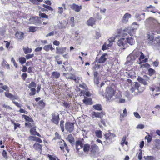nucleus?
I'll list each match as a JSON object with an SVG mask.
<instances>
[{
  "mask_svg": "<svg viewBox=\"0 0 160 160\" xmlns=\"http://www.w3.org/2000/svg\"><path fill=\"white\" fill-rule=\"evenodd\" d=\"M147 45L154 49L159 50L160 49V36L157 37L154 39L153 35H148Z\"/></svg>",
  "mask_w": 160,
  "mask_h": 160,
  "instance_id": "f257e3e1",
  "label": "nucleus"
},
{
  "mask_svg": "<svg viewBox=\"0 0 160 160\" xmlns=\"http://www.w3.org/2000/svg\"><path fill=\"white\" fill-rule=\"evenodd\" d=\"M140 56L139 58V62L138 64H140L142 63L145 62H147V59L144 58V55L143 53L139 51H136L135 50L132 52L127 57V59L130 61L132 62L134 61L136 59Z\"/></svg>",
  "mask_w": 160,
  "mask_h": 160,
  "instance_id": "f03ea898",
  "label": "nucleus"
},
{
  "mask_svg": "<svg viewBox=\"0 0 160 160\" xmlns=\"http://www.w3.org/2000/svg\"><path fill=\"white\" fill-rule=\"evenodd\" d=\"M116 36H113L109 38L102 46V50H104L108 48L111 47L113 44V42H115Z\"/></svg>",
  "mask_w": 160,
  "mask_h": 160,
  "instance_id": "7ed1b4c3",
  "label": "nucleus"
},
{
  "mask_svg": "<svg viewBox=\"0 0 160 160\" xmlns=\"http://www.w3.org/2000/svg\"><path fill=\"white\" fill-rule=\"evenodd\" d=\"M114 92L115 91L112 88H107L106 89L105 92V97L108 100L110 99L114 95Z\"/></svg>",
  "mask_w": 160,
  "mask_h": 160,
  "instance_id": "20e7f679",
  "label": "nucleus"
},
{
  "mask_svg": "<svg viewBox=\"0 0 160 160\" xmlns=\"http://www.w3.org/2000/svg\"><path fill=\"white\" fill-rule=\"evenodd\" d=\"M118 45L122 49H125L128 47L126 40L124 38H121L118 40Z\"/></svg>",
  "mask_w": 160,
  "mask_h": 160,
  "instance_id": "39448f33",
  "label": "nucleus"
},
{
  "mask_svg": "<svg viewBox=\"0 0 160 160\" xmlns=\"http://www.w3.org/2000/svg\"><path fill=\"white\" fill-rule=\"evenodd\" d=\"M25 125L26 126H28L31 127V128L30 130V132L31 134L40 136L39 134L36 131L35 127L33 123H26Z\"/></svg>",
  "mask_w": 160,
  "mask_h": 160,
  "instance_id": "423d86ee",
  "label": "nucleus"
},
{
  "mask_svg": "<svg viewBox=\"0 0 160 160\" xmlns=\"http://www.w3.org/2000/svg\"><path fill=\"white\" fill-rule=\"evenodd\" d=\"M145 23L146 24L155 25H157L160 24L156 19L151 17L147 19L145 21Z\"/></svg>",
  "mask_w": 160,
  "mask_h": 160,
  "instance_id": "0eeeda50",
  "label": "nucleus"
},
{
  "mask_svg": "<svg viewBox=\"0 0 160 160\" xmlns=\"http://www.w3.org/2000/svg\"><path fill=\"white\" fill-rule=\"evenodd\" d=\"M149 77L147 75H144L143 78L140 77H138V81L141 83L145 85H147L148 84L147 81H148L149 80Z\"/></svg>",
  "mask_w": 160,
  "mask_h": 160,
  "instance_id": "6e6552de",
  "label": "nucleus"
},
{
  "mask_svg": "<svg viewBox=\"0 0 160 160\" xmlns=\"http://www.w3.org/2000/svg\"><path fill=\"white\" fill-rule=\"evenodd\" d=\"M131 17V15L130 14L126 13L122 19V22L124 23H127L128 22L129 19Z\"/></svg>",
  "mask_w": 160,
  "mask_h": 160,
  "instance_id": "1a4fd4ad",
  "label": "nucleus"
},
{
  "mask_svg": "<svg viewBox=\"0 0 160 160\" xmlns=\"http://www.w3.org/2000/svg\"><path fill=\"white\" fill-rule=\"evenodd\" d=\"M105 138L107 141L111 142L115 137V135L113 133L110 132L108 133L105 135Z\"/></svg>",
  "mask_w": 160,
  "mask_h": 160,
  "instance_id": "9d476101",
  "label": "nucleus"
},
{
  "mask_svg": "<svg viewBox=\"0 0 160 160\" xmlns=\"http://www.w3.org/2000/svg\"><path fill=\"white\" fill-rule=\"evenodd\" d=\"M73 123L68 122L66 123L65 128L67 131L71 132H72L74 129Z\"/></svg>",
  "mask_w": 160,
  "mask_h": 160,
  "instance_id": "9b49d317",
  "label": "nucleus"
},
{
  "mask_svg": "<svg viewBox=\"0 0 160 160\" xmlns=\"http://www.w3.org/2000/svg\"><path fill=\"white\" fill-rule=\"evenodd\" d=\"M52 118L51 119L52 121L55 124H58V123L59 120V117L58 114L57 113L52 114Z\"/></svg>",
  "mask_w": 160,
  "mask_h": 160,
  "instance_id": "f8f14e48",
  "label": "nucleus"
},
{
  "mask_svg": "<svg viewBox=\"0 0 160 160\" xmlns=\"http://www.w3.org/2000/svg\"><path fill=\"white\" fill-rule=\"evenodd\" d=\"M91 153L92 155H94L98 150V147L96 144L92 145L90 148Z\"/></svg>",
  "mask_w": 160,
  "mask_h": 160,
  "instance_id": "ddd939ff",
  "label": "nucleus"
},
{
  "mask_svg": "<svg viewBox=\"0 0 160 160\" xmlns=\"http://www.w3.org/2000/svg\"><path fill=\"white\" fill-rule=\"evenodd\" d=\"M108 57L107 54H104L102 55L98 60V62L100 63H104L107 60Z\"/></svg>",
  "mask_w": 160,
  "mask_h": 160,
  "instance_id": "4468645a",
  "label": "nucleus"
},
{
  "mask_svg": "<svg viewBox=\"0 0 160 160\" xmlns=\"http://www.w3.org/2000/svg\"><path fill=\"white\" fill-rule=\"evenodd\" d=\"M123 32H126L131 36H132L134 33V29L130 27H128L127 28L124 29Z\"/></svg>",
  "mask_w": 160,
  "mask_h": 160,
  "instance_id": "2eb2a0df",
  "label": "nucleus"
},
{
  "mask_svg": "<svg viewBox=\"0 0 160 160\" xmlns=\"http://www.w3.org/2000/svg\"><path fill=\"white\" fill-rule=\"evenodd\" d=\"M71 8L73 10L77 12H79L82 9L81 6H79L74 3L71 6Z\"/></svg>",
  "mask_w": 160,
  "mask_h": 160,
  "instance_id": "dca6fc26",
  "label": "nucleus"
},
{
  "mask_svg": "<svg viewBox=\"0 0 160 160\" xmlns=\"http://www.w3.org/2000/svg\"><path fill=\"white\" fill-rule=\"evenodd\" d=\"M56 53L57 54H62L64 52H65L66 50V47H61V48H56Z\"/></svg>",
  "mask_w": 160,
  "mask_h": 160,
  "instance_id": "f3484780",
  "label": "nucleus"
},
{
  "mask_svg": "<svg viewBox=\"0 0 160 160\" xmlns=\"http://www.w3.org/2000/svg\"><path fill=\"white\" fill-rule=\"evenodd\" d=\"M103 114L102 112H93L92 113V118H98L101 119L103 116Z\"/></svg>",
  "mask_w": 160,
  "mask_h": 160,
  "instance_id": "a211bd4d",
  "label": "nucleus"
},
{
  "mask_svg": "<svg viewBox=\"0 0 160 160\" xmlns=\"http://www.w3.org/2000/svg\"><path fill=\"white\" fill-rule=\"evenodd\" d=\"M15 35L17 40H22L24 38V33L22 32H17Z\"/></svg>",
  "mask_w": 160,
  "mask_h": 160,
  "instance_id": "6ab92c4d",
  "label": "nucleus"
},
{
  "mask_svg": "<svg viewBox=\"0 0 160 160\" xmlns=\"http://www.w3.org/2000/svg\"><path fill=\"white\" fill-rule=\"evenodd\" d=\"M76 148L77 151H78L80 148H82L83 147V144L81 141L78 140L77 141L75 144Z\"/></svg>",
  "mask_w": 160,
  "mask_h": 160,
  "instance_id": "aec40b11",
  "label": "nucleus"
},
{
  "mask_svg": "<svg viewBox=\"0 0 160 160\" xmlns=\"http://www.w3.org/2000/svg\"><path fill=\"white\" fill-rule=\"evenodd\" d=\"M5 96L9 98H10L12 99V100H13L14 99H17L18 98V97L17 96H14L10 93L8 92H4Z\"/></svg>",
  "mask_w": 160,
  "mask_h": 160,
  "instance_id": "412c9836",
  "label": "nucleus"
},
{
  "mask_svg": "<svg viewBox=\"0 0 160 160\" xmlns=\"http://www.w3.org/2000/svg\"><path fill=\"white\" fill-rule=\"evenodd\" d=\"M126 42L130 45H133L135 43L134 40L131 37H128L126 39Z\"/></svg>",
  "mask_w": 160,
  "mask_h": 160,
  "instance_id": "4be33fe9",
  "label": "nucleus"
},
{
  "mask_svg": "<svg viewBox=\"0 0 160 160\" xmlns=\"http://www.w3.org/2000/svg\"><path fill=\"white\" fill-rule=\"evenodd\" d=\"M29 21L32 23H36L38 22L39 20L38 17H33L29 19Z\"/></svg>",
  "mask_w": 160,
  "mask_h": 160,
  "instance_id": "5701e85b",
  "label": "nucleus"
},
{
  "mask_svg": "<svg viewBox=\"0 0 160 160\" xmlns=\"http://www.w3.org/2000/svg\"><path fill=\"white\" fill-rule=\"evenodd\" d=\"M95 20L94 18H90L88 21H87V24L88 26H93V25L95 24Z\"/></svg>",
  "mask_w": 160,
  "mask_h": 160,
  "instance_id": "b1692460",
  "label": "nucleus"
},
{
  "mask_svg": "<svg viewBox=\"0 0 160 160\" xmlns=\"http://www.w3.org/2000/svg\"><path fill=\"white\" fill-rule=\"evenodd\" d=\"M83 102L86 104H92V99L90 98H85L83 100Z\"/></svg>",
  "mask_w": 160,
  "mask_h": 160,
  "instance_id": "393cba45",
  "label": "nucleus"
},
{
  "mask_svg": "<svg viewBox=\"0 0 160 160\" xmlns=\"http://www.w3.org/2000/svg\"><path fill=\"white\" fill-rule=\"evenodd\" d=\"M149 89L150 90L153 92L155 90L156 92L160 91V83H159V86H155V87H150Z\"/></svg>",
  "mask_w": 160,
  "mask_h": 160,
  "instance_id": "a878e982",
  "label": "nucleus"
},
{
  "mask_svg": "<svg viewBox=\"0 0 160 160\" xmlns=\"http://www.w3.org/2000/svg\"><path fill=\"white\" fill-rule=\"evenodd\" d=\"M63 76L67 78L72 79L74 75L70 73H64Z\"/></svg>",
  "mask_w": 160,
  "mask_h": 160,
  "instance_id": "bb28decb",
  "label": "nucleus"
},
{
  "mask_svg": "<svg viewBox=\"0 0 160 160\" xmlns=\"http://www.w3.org/2000/svg\"><path fill=\"white\" fill-rule=\"evenodd\" d=\"M33 148L37 150H40L41 151L42 150V147L41 145L38 143H35L33 146Z\"/></svg>",
  "mask_w": 160,
  "mask_h": 160,
  "instance_id": "cd10ccee",
  "label": "nucleus"
},
{
  "mask_svg": "<svg viewBox=\"0 0 160 160\" xmlns=\"http://www.w3.org/2000/svg\"><path fill=\"white\" fill-rule=\"evenodd\" d=\"M60 74L57 72H53L52 74V76L55 78H58L60 77Z\"/></svg>",
  "mask_w": 160,
  "mask_h": 160,
  "instance_id": "c85d7f7f",
  "label": "nucleus"
},
{
  "mask_svg": "<svg viewBox=\"0 0 160 160\" xmlns=\"http://www.w3.org/2000/svg\"><path fill=\"white\" fill-rule=\"evenodd\" d=\"M22 117L26 119V121H28V122L27 123H29L32 122H33V120L32 118H30L29 117L27 116L26 115H23Z\"/></svg>",
  "mask_w": 160,
  "mask_h": 160,
  "instance_id": "c756f323",
  "label": "nucleus"
},
{
  "mask_svg": "<svg viewBox=\"0 0 160 160\" xmlns=\"http://www.w3.org/2000/svg\"><path fill=\"white\" fill-rule=\"evenodd\" d=\"M102 132L100 130H96L95 131L96 136L99 138H102Z\"/></svg>",
  "mask_w": 160,
  "mask_h": 160,
  "instance_id": "7c9ffc66",
  "label": "nucleus"
},
{
  "mask_svg": "<svg viewBox=\"0 0 160 160\" xmlns=\"http://www.w3.org/2000/svg\"><path fill=\"white\" fill-rule=\"evenodd\" d=\"M93 66L92 68V69L94 70H97L99 69L100 67V65L98 64V63H96V62H93Z\"/></svg>",
  "mask_w": 160,
  "mask_h": 160,
  "instance_id": "2f4dec72",
  "label": "nucleus"
},
{
  "mask_svg": "<svg viewBox=\"0 0 160 160\" xmlns=\"http://www.w3.org/2000/svg\"><path fill=\"white\" fill-rule=\"evenodd\" d=\"M90 148V146L89 144H86L83 146V151L85 152H88Z\"/></svg>",
  "mask_w": 160,
  "mask_h": 160,
  "instance_id": "473e14b6",
  "label": "nucleus"
},
{
  "mask_svg": "<svg viewBox=\"0 0 160 160\" xmlns=\"http://www.w3.org/2000/svg\"><path fill=\"white\" fill-rule=\"evenodd\" d=\"M67 139L70 142H72L74 141V138L71 134L68 135Z\"/></svg>",
  "mask_w": 160,
  "mask_h": 160,
  "instance_id": "72a5a7b5",
  "label": "nucleus"
},
{
  "mask_svg": "<svg viewBox=\"0 0 160 160\" xmlns=\"http://www.w3.org/2000/svg\"><path fill=\"white\" fill-rule=\"evenodd\" d=\"M126 136H123L121 144L123 146L124 144H125L126 145H127L128 144L127 141H126Z\"/></svg>",
  "mask_w": 160,
  "mask_h": 160,
  "instance_id": "f704fd0d",
  "label": "nucleus"
},
{
  "mask_svg": "<svg viewBox=\"0 0 160 160\" xmlns=\"http://www.w3.org/2000/svg\"><path fill=\"white\" fill-rule=\"evenodd\" d=\"M23 50L24 53L26 54L29 53L32 51V49L28 48H24Z\"/></svg>",
  "mask_w": 160,
  "mask_h": 160,
  "instance_id": "c9c22d12",
  "label": "nucleus"
},
{
  "mask_svg": "<svg viewBox=\"0 0 160 160\" xmlns=\"http://www.w3.org/2000/svg\"><path fill=\"white\" fill-rule=\"evenodd\" d=\"M67 23H68L64 21H62L60 23V27L61 28H65L67 26Z\"/></svg>",
  "mask_w": 160,
  "mask_h": 160,
  "instance_id": "e433bc0d",
  "label": "nucleus"
},
{
  "mask_svg": "<svg viewBox=\"0 0 160 160\" xmlns=\"http://www.w3.org/2000/svg\"><path fill=\"white\" fill-rule=\"evenodd\" d=\"M31 137H32V139L33 141L38 142L39 143L42 142V140L38 137L32 136H31Z\"/></svg>",
  "mask_w": 160,
  "mask_h": 160,
  "instance_id": "4c0bfd02",
  "label": "nucleus"
},
{
  "mask_svg": "<svg viewBox=\"0 0 160 160\" xmlns=\"http://www.w3.org/2000/svg\"><path fill=\"white\" fill-rule=\"evenodd\" d=\"M2 65L4 67H6L7 69H9L10 66L9 64L7 63V62L6 61L3 60L2 63Z\"/></svg>",
  "mask_w": 160,
  "mask_h": 160,
  "instance_id": "58836bf2",
  "label": "nucleus"
},
{
  "mask_svg": "<svg viewBox=\"0 0 160 160\" xmlns=\"http://www.w3.org/2000/svg\"><path fill=\"white\" fill-rule=\"evenodd\" d=\"M93 108L96 110H101L102 109L101 106L99 104L94 105L93 106Z\"/></svg>",
  "mask_w": 160,
  "mask_h": 160,
  "instance_id": "ea45409f",
  "label": "nucleus"
},
{
  "mask_svg": "<svg viewBox=\"0 0 160 160\" xmlns=\"http://www.w3.org/2000/svg\"><path fill=\"white\" fill-rule=\"evenodd\" d=\"M19 60L21 64H23L26 61V59L24 57H21L19 59Z\"/></svg>",
  "mask_w": 160,
  "mask_h": 160,
  "instance_id": "a19ab883",
  "label": "nucleus"
},
{
  "mask_svg": "<svg viewBox=\"0 0 160 160\" xmlns=\"http://www.w3.org/2000/svg\"><path fill=\"white\" fill-rule=\"evenodd\" d=\"M123 114L122 116L121 115L120 116V118L121 120H122V118L124 117H126L127 116V110L126 108H125L123 110Z\"/></svg>",
  "mask_w": 160,
  "mask_h": 160,
  "instance_id": "79ce46f5",
  "label": "nucleus"
},
{
  "mask_svg": "<svg viewBox=\"0 0 160 160\" xmlns=\"http://www.w3.org/2000/svg\"><path fill=\"white\" fill-rule=\"evenodd\" d=\"M39 15L43 18H46L48 19V16L46 15L44 13H42L41 12H39Z\"/></svg>",
  "mask_w": 160,
  "mask_h": 160,
  "instance_id": "37998d69",
  "label": "nucleus"
},
{
  "mask_svg": "<svg viewBox=\"0 0 160 160\" xmlns=\"http://www.w3.org/2000/svg\"><path fill=\"white\" fill-rule=\"evenodd\" d=\"M63 12V8L62 7H59L58 8V13L59 14L61 15Z\"/></svg>",
  "mask_w": 160,
  "mask_h": 160,
  "instance_id": "c03bdc74",
  "label": "nucleus"
},
{
  "mask_svg": "<svg viewBox=\"0 0 160 160\" xmlns=\"http://www.w3.org/2000/svg\"><path fill=\"white\" fill-rule=\"evenodd\" d=\"M36 86V85L35 82H32L30 83L28 86V88H31L32 87H35Z\"/></svg>",
  "mask_w": 160,
  "mask_h": 160,
  "instance_id": "a18cd8bd",
  "label": "nucleus"
},
{
  "mask_svg": "<svg viewBox=\"0 0 160 160\" xmlns=\"http://www.w3.org/2000/svg\"><path fill=\"white\" fill-rule=\"evenodd\" d=\"M31 92L29 94L30 95H33L35 94L36 90L34 88H31L30 89Z\"/></svg>",
  "mask_w": 160,
  "mask_h": 160,
  "instance_id": "49530a36",
  "label": "nucleus"
},
{
  "mask_svg": "<svg viewBox=\"0 0 160 160\" xmlns=\"http://www.w3.org/2000/svg\"><path fill=\"white\" fill-rule=\"evenodd\" d=\"M36 27H30L29 28V30L30 32H34L36 30Z\"/></svg>",
  "mask_w": 160,
  "mask_h": 160,
  "instance_id": "de8ad7c7",
  "label": "nucleus"
},
{
  "mask_svg": "<svg viewBox=\"0 0 160 160\" xmlns=\"http://www.w3.org/2000/svg\"><path fill=\"white\" fill-rule=\"evenodd\" d=\"M145 138L147 140L148 142H150L152 140V137L149 135L146 136L145 137Z\"/></svg>",
  "mask_w": 160,
  "mask_h": 160,
  "instance_id": "09e8293b",
  "label": "nucleus"
},
{
  "mask_svg": "<svg viewBox=\"0 0 160 160\" xmlns=\"http://www.w3.org/2000/svg\"><path fill=\"white\" fill-rule=\"evenodd\" d=\"M72 79H73L76 83H79V81L80 80V77L76 78L75 76H74Z\"/></svg>",
  "mask_w": 160,
  "mask_h": 160,
  "instance_id": "8fccbe9b",
  "label": "nucleus"
},
{
  "mask_svg": "<svg viewBox=\"0 0 160 160\" xmlns=\"http://www.w3.org/2000/svg\"><path fill=\"white\" fill-rule=\"evenodd\" d=\"M43 6L44 7H45L46 9H48L49 10H50V11H52L53 10L52 8L51 7H50L49 6H48V5H46L45 4H43Z\"/></svg>",
  "mask_w": 160,
  "mask_h": 160,
  "instance_id": "3c124183",
  "label": "nucleus"
},
{
  "mask_svg": "<svg viewBox=\"0 0 160 160\" xmlns=\"http://www.w3.org/2000/svg\"><path fill=\"white\" fill-rule=\"evenodd\" d=\"M148 72L149 74L151 76L154 73L155 70L152 68H150L148 70Z\"/></svg>",
  "mask_w": 160,
  "mask_h": 160,
  "instance_id": "603ef678",
  "label": "nucleus"
},
{
  "mask_svg": "<svg viewBox=\"0 0 160 160\" xmlns=\"http://www.w3.org/2000/svg\"><path fill=\"white\" fill-rule=\"evenodd\" d=\"M64 122L62 121H61L60 122V125L62 131V132H63L64 131Z\"/></svg>",
  "mask_w": 160,
  "mask_h": 160,
  "instance_id": "864d4df0",
  "label": "nucleus"
},
{
  "mask_svg": "<svg viewBox=\"0 0 160 160\" xmlns=\"http://www.w3.org/2000/svg\"><path fill=\"white\" fill-rule=\"evenodd\" d=\"M133 114H134L135 117L136 118H137L138 119H140V118L141 117L137 112H134Z\"/></svg>",
  "mask_w": 160,
  "mask_h": 160,
  "instance_id": "5fc2aeb1",
  "label": "nucleus"
},
{
  "mask_svg": "<svg viewBox=\"0 0 160 160\" xmlns=\"http://www.w3.org/2000/svg\"><path fill=\"white\" fill-rule=\"evenodd\" d=\"M34 56V54H28L26 56V57L27 59L31 58Z\"/></svg>",
  "mask_w": 160,
  "mask_h": 160,
  "instance_id": "6e6d98bb",
  "label": "nucleus"
},
{
  "mask_svg": "<svg viewBox=\"0 0 160 160\" xmlns=\"http://www.w3.org/2000/svg\"><path fill=\"white\" fill-rule=\"evenodd\" d=\"M2 154L4 158L6 159H8V157L7 156V153L5 150H3L2 152Z\"/></svg>",
  "mask_w": 160,
  "mask_h": 160,
  "instance_id": "4d7b16f0",
  "label": "nucleus"
},
{
  "mask_svg": "<svg viewBox=\"0 0 160 160\" xmlns=\"http://www.w3.org/2000/svg\"><path fill=\"white\" fill-rule=\"evenodd\" d=\"M50 45H45L43 48V49L46 51L48 52L50 50Z\"/></svg>",
  "mask_w": 160,
  "mask_h": 160,
  "instance_id": "13d9d810",
  "label": "nucleus"
},
{
  "mask_svg": "<svg viewBox=\"0 0 160 160\" xmlns=\"http://www.w3.org/2000/svg\"><path fill=\"white\" fill-rule=\"evenodd\" d=\"M140 152L139 153L138 156V158L139 160H141L142 158V152L141 150H140Z\"/></svg>",
  "mask_w": 160,
  "mask_h": 160,
  "instance_id": "bf43d9fd",
  "label": "nucleus"
},
{
  "mask_svg": "<svg viewBox=\"0 0 160 160\" xmlns=\"http://www.w3.org/2000/svg\"><path fill=\"white\" fill-rule=\"evenodd\" d=\"M70 21L71 22V26L72 27H73L74 26V17H72L70 18Z\"/></svg>",
  "mask_w": 160,
  "mask_h": 160,
  "instance_id": "052dcab7",
  "label": "nucleus"
},
{
  "mask_svg": "<svg viewBox=\"0 0 160 160\" xmlns=\"http://www.w3.org/2000/svg\"><path fill=\"white\" fill-rule=\"evenodd\" d=\"M101 36L100 33L97 32H96L95 38L96 39H98Z\"/></svg>",
  "mask_w": 160,
  "mask_h": 160,
  "instance_id": "680f3d73",
  "label": "nucleus"
},
{
  "mask_svg": "<svg viewBox=\"0 0 160 160\" xmlns=\"http://www.w3.org/2000/svg\"><path fill=\"white\" fill-rule=\"evenodd\" d=\"M48 157L50 160H56V158L50 155H48Z\"/></svg>",
  "mask_w": 160,
  "mask_h": 160,
  "instance_id": "e2e57ef3",
  "label": "nucleus"
},
{
  "mask_svg": "<svg viewBox=\"0 0 160 160\" xmlns=\"http://www.w3.org/2000/svg\"><path fill=\"white\" fill-rule=\"evenodd\" d=\"M144 127V125L142 124H138L137 125V128L138 129H143Z\"/></svg>",
  "mask_w": 160,
  "mask_h": 160,
  "instance_id": "0e129e2a",
  "label": "nucleus"
},
{
  "mask_svg": "<svg viewBox=\"0 0 160 160\" xmlns=\"http://www.w3.org/2000/svg\"><path fill=\"white\" fill-rule=\"evenodd\" d=\"M94 82L96 84H98L99 83L98 77L94 78Z\"/></svg>",
  "mask_w": 160,
  "mask_h": 160,
  "instance_id": "69168bd1",
  "label": "nucleus"
},
{
  "mask_svg": "<svg viewBox=\"0 0 160 160\" xmlns=\"http://www.w3.org/2000/svg\"><path fill=\"white\" fill-rule=\"evenodd\" d=\"M3 107L7 109L11 110L12 109V108L9 106H8L5 104H4L3 105Z\"/></svg>",
  "mask_w": 160,
  "mask_h": 160,
  "instance_id": "338daca9",
  "label": "nucleus"
},
{
  "mask_svg": "<svg viewBox=\"0 0 160 160\" xmlns=\"http://www.w3.org/2000/svg\"><path fill=\"white\" fill-rule=\"evenodd\" d=\"M0 88L5 90L7 91L8 90V87L6 85L1 86Z\"/></svg>",
  "mask_w": 160,
  "mask_h": 160,
  "instance_id": "774afa93",
  "label": "nucleus"
}]
</instances>
